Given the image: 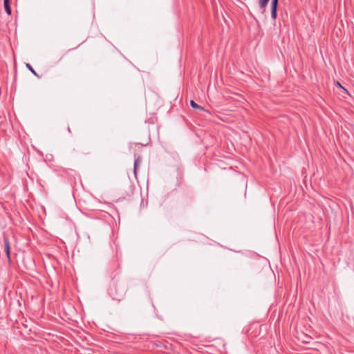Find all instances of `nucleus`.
<instances>
[{"label":"nucleus","instance_id":"1","mask_svg":"<svg viewBox=\"0 0 354 354\" xmlns=\"http://www.w3.org/2000/svg\"><path fill=\"white\" fill-rule=\"evenodd\" d=\"M3 242H4V250L7 257V259L9 261H10V240L8 237L4 236L3 237Z\"/></svg>","mask_w":354,"mask_h":354},{"label":"nucleus","instance_id":"2","mask_svg":"<svg viewBox=\"0 0 354 354\" xmlns=\"http://www.w3.org/2000/svg\"><path fill=\"white\" fill-rule=\"evenodd\" d=\"M279 0H272L271 1V17L273 19L277 18V4Z\"/></svg>","mask_w":354,"mask_h":354},{"label":"nucleus","instance_id":"3","mask_svg":"<svg viewBox=\"0 0 354 354\" xmlns=\"http://www.w3.org/2000/svg\"><path fill=\"white\" fill-rule=\"evenodd\" d=\"M268 1L269 0H259V6L263 13L266 11Z\"/></svg>","mask_w":354,"mask_h":354},{"label":"nucleus","instance_id":"4","mask_svg":"<svg viewBox=\"0 0 354 354\" xmlns=\"http://www.w3.org/2000/svg\"><path fill=\"white\" fill-rule=\"evenodd\" d=\"M140 162H141V158L140 157H138L137 158H136L134 160L133 172H134V174H135L136 176H137V173H138V167H139Z\"/></svg>","mask_w":354,"mask_h":354},{"label":"nucleus","instance_id":"5","mask_svg":"<svg viewBox=\"0 0 354 354\" xmlns=\"http://www.w3.org/2000/svg\"><path fill=\"white\" fill-rule=\"evenodd\" d=\"M3 4H4V8H5L6 12L8 15H11V8H10V0H4Z\"/></svg>","mask_w":354,"mask_h":354},{"label":"nucleus","instance_id":"6","mask_svg":"<svg viewBox=\"0 0 354 354\" xmlns=\"http://www.w3.org/2000/svg\"><path fill=\"white\" fill-rule=\"evenodd\" d=\"M190 105L193 108V109H203L201 108V106H200L199 105H198L193 100H191L190 101Z\"/></svg>","mask_w":354,"mask_h":354},{"label":"nucleus","instance_id":"7","mask_svg":"<svg viewBox=\"0 0 354 354\" xmlns=\"http://www.w3.org/2000/svg\"><path fill=\"white\" fill-rule=\"evenodd\" d=\"M26 67L35 75H36V73L35 70L32 68V66L29 64H26Z\"/></svg>","mask_w":354,"mask_h":354},{"label":"nucleus","instance_id":"8","mask_svg":"<svg viewBox=\"0 0 354 354\" xmlns=\"http://www.w3.org/2000/svg\"><path fill=\"white\" fill-rule=\"evenodd\" d=\"M337 86H338L339 87H340V88H344L342 86V85H341L339 82H337Z\"/></svg>","mask_w":354,"mask_h":354},{"label":"nucleus","instance_id":"9","mask_svg":"<svg viewBox=\"0 0 354 354\" xmlns=\"http://www.w3.org/2000/svg\"><path fill=\"white\" fill-rule=\"evenodd\" d=\"M67 131H68V132H70V131H71V129H70V127H68V128H67Z\"/></svg>","mask_w":354,"mask_h":354}]
</instances>
